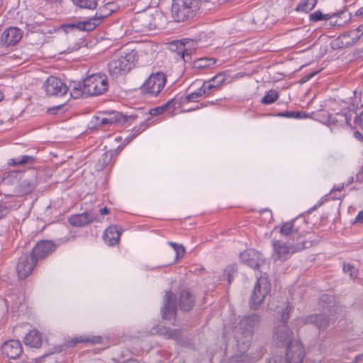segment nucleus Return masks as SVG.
Instances as JSON below:
<instances>
[{
    "instance_id": "nucleus-1",
    "label": "nucleus",
    "mask_w": 363,
    "mask_h": 363,
    "mask_svg": "<svg viewBox=\"0 0 363 363\" xmlns=\"http://www.w3.org/2000/svg\"><path fill=\"white\" fill-rule=\"evenodd\" d=\"M259 321V317L255 314L243 317L234 328L235 337L240 354L232 357L228 363H255L254 358L245 354L248 350L254 329Z\"/></svg>"
},
{
    "instance_id": "nucleus-2",
    "label": "nucleus",
    "mask_w": 363,
    "mask_h": 363,
    "mask_svg": "<svg viewBox=\"0 0 363 363\" xmlns=\"http://www.w3.org/2000/svg\"><path fill=\"white\" fill-rule=\"evenodd\" d=\"M35 186V178L28 177L22 172L9 171L0 177V194L7 197L29 194Z\"/></svg>"
},
{
    "instance_id": "nucleus-3",
    "label": "nucleus",
    "mask_w": 363,
    "mask_h": 363,
    "mask_svg": "<svg viewBox=\"0 0 363 363\" xmlns=\"http://www.w3.org/2000/svg\"><path fill=\"white\" fill-rule=\"evenodd\" d=\"M272 257L274 261L281 262L289 259L295 252L302 250L306 247L305 240L303 237L298 236L296 241L294 238L290 240H275L272 242Z\"/></svg>"
},
{
    "instance_id": "nucleus-4",
    "label": "nucleus",
    "mask_w": 363,
    "mask_h": 363,
    "mask_svg": "<svg viewBox=\"0 0 363 363\" xmlns=\"http://www.w3.org/2000/svg\"><path fill=\"white\" fill-rule=\"evenodd\" d=\"M136 52L134 50L121 52L108 64V72L113 77L128 72L135 65Z\"/></svg>"
},
{
    "instance_id": "nucleus-5",
    "label": "nucleus",
    "mask_w": 363,
    "mask_h": 363,
    "mask_svg": "<svg viewBox=\"0 0 363 363\" xmlns=\"http://www.w3.org/2000/svg\"><path fill=\"white\" fill-rule=\"evenodd\" d=\"M200 0H172V16L181 22L194 17L199 9Z\"/></svg>"
},
{
    "instance_id": "nucleus-6",
    "label": "nucleus",
    "mask_w": 363,
    "mask_h": 363,
    "mask_svg": "<svg viewBox=\"0 0 363 363\" xmlns=\"http://www.w3.org/2000/svg\"><path fill=\"white\" fill-rule=\"evenodd\" d=\"M108 82L106 75L94 74L86 77L84 81L85 94L94 96L104 94L108 89Z\"/></svg>"
},
{
    "instance_id": "nucleus-7",
    "label": "nucleus",
    "mask_w": 363,
    "mask_h": 363,
    "mask_svg": "<svg viewBox=\"0 0 363 363\" xmlns=\"http://www.w3.org/2000/svg\"><path fill=\"white\" fill-rule=\"evenodd\" d=\"M167 82L166 75L162 72L151 74L141 86L143 94L150 96H157L164 89Z\"/></svg>"
},
{
    "instance_id": "nucleus-8",
    "label": "nucleus",
    "mask_w": 363,
    "mask_h": 363,
    "mask_svg": "<svg viewBox=\"0 0 363 363\" xmlns=\"http://www.w3.org/2000/svg\"><path fill=\"white\" fill-rule=\"evenodd\" d=\"M271 285L268 278L265 276H261L257 278L252 294L250 305L252 308H257L264 301L265 297L270 291Z\"/></svg>"
},
{
    "instance_id": "nucleus-9",
    "label": "nucleus",
    "mask_w": 363,
    "mask_h": 363,
    "mask_svg": "<svg viewBox=\"0 0 363 363\" xmlns=\"http://www.w3.org/2000/svg\"><path fill=\"white\" fill-rule=\"evenodd\" d=\"M43 89L48 96L62 97L68 91L67 86L59 78L51 76L43 84Z\"/></svg>"
},
{
    "instance_id": "nucleus-10",
    "label": "nucleus",
    "mask_w": 363,
    "mask_h": 363,
    "mask_svg": "<svg viewBox=\"0 0 363 363\" xmlns=\"http://www.w3.org/2000/svg\"><path fill=\"white\" fill-rule=\"evenodd\" d=\"M157 17H160V14L156 13L155 16L142 14L133 21V27L140 33L153 30L157 27Z\"/></svg>"
},
{
    "instance_id": "nucleus-11",
    "label": "nucleus",
    "mask_w": 363,
    "mask_h": 363,
    "mask_svg": "<svg viewBox=\"0 0 363 363\" xmlns=\"http://www.w3.org/2000/svg\"><path fill=\"white\" fill-rule=\"evenodd\" d=\"M286 356L288 363H303L305 352L302 344L298 340L291 342L287 347Z\"/></svg>"
},
{
    "instance_id": "nucleus-12",
    "label": "nucleus",
    "mask_w": 363,
    "mask_h": 363,
    "mask_svg": "<svg viewBox=\"0 0 363 363\" xmlns=\"http://www.w3.org/2000/svg\"><path fill=\"white\" fill-rule=\"evenodd\" d=\"M36 262L33 256L28 254L23 255L17 264L16 270L19 278H26L33 270Z\"/></svg>"
},
{
    "instance_id": "nucleus-13",
    "label": "nucleus",
    "mask_w": 363,
    "mask_h": 363,
    "mask_svg": "<svg viewBox=\"0 0 363 363\" xmlns=\"http://www.w3.org/2000/svg\"><path fill=\"white\" fill-rule=\"evenodd\" d=\"M241 260L252 268L257 269L264 262L262 255L257 250L249 249L240 253Z\"/></svg>"
},
{
    "instance_id": "nucleus-14",
    "label": "nucleus",
    "mask_w": 363,
    "mask_h": 363,
    "mask_svg": "<svg viewBox=\"0 0 363 363\" xmlns=\"http://www.w3.org/2000/svg\"><path fill=\"white\" fill-rule=\"evenodd\" d=\"M195 42L190 39H184L183 40L177 41L172 44L175 46L179 55L182 56L185 62H189L191 60V54L194 52Z\"/></svg>"
},
{
    "instance_id": "nucleus-15",
    "label": "nucleus",
    "mask_w": 363,
    "mask_h": 363,
    "mask_svg": "<svg viewBox=\"0 0 363 363\" xmlns=\"http://www.w3.org/2000/svg\"><path fill=\"white\" fill-rule=\"evenodd\" d=\"M55 250V245L51 241L38 242L33 247L31 256L33 257L35 261L43 259L50 255Z\"/></svg>"
},
{
    "instance_id": "nucleus-16",
    "label": "nucleus",
    "mask_w": 363,
    "mask_h": 363,
    "mask_svg": "<svg viewBox=\"0 0 363 363\" xmlns=\"http://www.w3.org/2000/svg\"><path fill=\"white\" fill-rule=\"evenodd\" d=\"M22 38V33L18 28H9L5 30L0 38L1 45L9 46L15 45Z\"/></svg>"
},
{
    "instance_id": "nucleus-17",
    "label": "nucleus",
    "mask_w": 363,
    "mask_h": 363,
    "mask_svg": "<svg viewBox=\"0 0 363 363\" xmlns=\"http://www.w3.org/2000/svg\"><path fill=\"white\" fill-rule=\"evenodd\" d=\"M293 332L285 324L279 326L274 333V337L277 343L281 345H286L287 346L296 340L293 339Z\"/></svg>"
},
{
    "instance_id": "nucleus-18",
    "label": "nucleus",
    "mask_w": 363,
    "mask_h": 363,
    "mask_svg": "<svg viewBox=\"0 0 363 363\" xmlns=\"http://www.w3.org/2000/svg\"><path fill=\"white\" fill-rule=\"evenodd\" d=\"M22 352V345L18 340H11L2 346V353L11 359L18 357Z\"/></svg>"
},
{
    "instance_id": "nucleus-19",
    "label": "nucleus",
    "mask_w": 363,
    "mask_h": 363,
    "mask_svg": "<svg viewBox=\"0 0 363 363\" xmlns=\"http://www.w3.org/2000/svg\"><path fill=\"white\" fill-rule=\"evenodd\" d=\"M128 118L118 111L101 113V127L108 126L116 123L126 122Z\"/></svg>"
},
{
    "instance_id": "nucleus-20",
    "label": "nucleus",
    "mask_w": 363,
    "mask_h": 363,
    "mask_svg": "<svg viewBox=\"0 0 363 363\" xmlns=\"http://www.w3.org/2000/svg\"><path fill=\"white\" fill-rule=\"evenodd\" d=\"M321 306L323 311V314H319V330L327 328L331 320L329 316L333 315L337 310V307L334 304H331L330 301L328 304L325 306L323 304Z\"/></svg>"
},
{
    "instance_id": "nucleus-21",
    "label": "nucleus",
    "mask_w": 363,
    "mask_h": 363,
    "mask_svg": "<svg viewBox=\"0 0 363 363\" xmlns=\"http://www.w3.org/2000/svg\"><path fill=\"white\" fill-rule=\"evenodd\" d=\"M172 293L167 291L164 297V304L161 309L162 318L164 319H171L176 313V303L172 301Z\"/></svg>"
},
{
    "instance_id": "nucleus-22",
    "label": "nucleus",
    "mask_w": 363,
    "mask_h": 363,
    "mask_svg": "<svg viewBox=\"0 0 363 363\" xmlns=\"http://www.w3.org/2000/svg\"><path fill=\"white\" fill-rule=\"evenodd\" d=\"M295 221L296 219L289 222H286L284 223L280 228L281 235L286 236V240H290V241H292V239L294 238V242L296 241V239L298 236L302 237L301 233H298V229L294 226Z\"/></svg>"
},
{
    "instance_id": "nucleus-23",
    "label": "nucleus",
    "mask_w": 363,
    "mask_h": 363,
    "mask_svg": "<svg viewBox=\"0 0 363 363\" xmlns=\"http://www.w3.org/2000/svg\"><path fill=\"white\" fill-rule=\"evenodd\" d=\"M101 21L102 18L95 16L84 21L69 25V27L75 28L80 30L91 31L99 25Z\"/></svg>"
},
{
    "instance_id": "nucleus-24",
    "label": "nucleus",
    "mask_w": 363,
    "mask_h": 363,
    "mask_svg": "<svg viewBox=\"0 0 363 363\" xmlns=\"http://www.w3.org/2000/svg\"><path fill=\"white\" fill-rule=\"evenodd\" d=\"M121 236V232L115 225H111L106 228L104 233V240L109 246L118 243Z\"/></svg>"
},
{
    "instance_id": "nucleus-25",
    "label": "nucleus",
    "mask_w": 363,
    "mask_h": 363,
    "mask_svg": "<svg viewBox=\"0 0 363 363\" xmlns=\"http://www.w3.org/2000/svg\"><path fill=\"white\" fill-rule=\"evenodd\" d=\"M23 342L26 346L38 348L42 345V337L38 330H32L25 336Z\"/></svg>"
},
{
    "instance_id": "nucleus-26",
    "label": "nucleus",
    "mask_w": 363,
    "mask_h": 363,
    "mask_svg": "<svg viewBox=\"0 0 363 363\" xmlns=\"http://www.w3.org/2000/svg\"><path fill=\"white\" fill-rule=\"evenodd\" d=\"M94 218L87 213L76 214L69 218V223L74 226L80 227L92 222Z\"/></svg>"
},
{
    "instance_id": "nucleus-27",
    "label": "nucleus",
    "mask_w": 363,
    "mask_h": 363,
    "mask_svg": "<svg viewBox=\"0 0 363 363\" xmlns=\"http://www.w3.org/2000/svg\"><path fill=\"white\" fill-rule=\"evenodd\" d=\"M194 306V298L191 292L184 290L181 293L179 299V307L183 311H189Z\"/></svg>"
},
{
    "instance_id": "nucleus-28",
    "label": "nucleus",
    "mask_w": 363,
    "mask_h": 363,
    "mask_svg": "<svg viewBox=\"0 0 363 363\" xmlns=\"http://www.w3.org/2000/svg\"><path fill=\"white\" fill-rule=\"evenodd\" d=\"M342 116V114H334L332 113H330L324 110H320V113H319V122L324 125H330L331 124H335L338 121L337 117Z\"/></svg>"
},
{
    "instance_id": "nucleus-29",
    "label": "nucleus",
    "mask_w": 363,
    "mask_h": 363,
    "mask_svg": "<svg viewBox=\"0 0 363 363\" xmlns=\"http://www.w3.org/2000/svg\"><path fill=\"white\" fill-rule=\"evenodd\" d=\"M35 158L32 156L22 155L16 158H11L8 160V164L11 166L30 164L34 162Z\"/></svg>"
},
{
    "instance_id": "nucleus-30",
    "label": "nucleus",
    "mask_w": 363,
    "mask_h": 363,
    "mask_svg": "<svg viewBox=\"0 0 363 363\" xmlns=\"http://www.w3.org/2000/svg\"><path fill=\"white\" fill-rule=\"evenodd\" d=\"M216 60L214 58H200L194 62V67L196 69H205L213 67Z\"/></svg>"
},
{
    "instance_id": "nucleus-31",
    "label": "nucleus",
    "mask_w": 363,
    "mask_h": 363,
    "mask_svg": "<svg viewBox=\"0 0 363 363\" xmlns=\"http://www.w3.org/2000/svg\"><path fill=\"white\" fill-rule=\"evenodd\" d=\"M157 333L166 338H172L177 340L179 336V330L176 329H171L169 328L161 326L157 329Z\"/></svg>"
},
{
    "instance_id": "nucleus-32",
    "label": "nucleus",
    "mask_w": 363,
    "mask_h": 363,
    "mask_svg": "<svg viewBox=\"0 0 363 363\" xmlns=\"http://www.w3.org/2000/svg\"><path fill=\"white\" fill-rule=\"evenodd\" d=\"M101 340V338L99 336H92V337H79L74 338L72 341L68 343V346H74L77 343L80 342H91L92 344L99 343Z\"/></svg>"
},
{
    "instance_id": "nucleus-33",
    "label": "nucleus",
    "mask_w": 363,
    "mask_h": 363,
    "mask_svg": "<svg viewBox=\"0 0 363 363\" xmlns=\"http://www.w3.org/2000/svg\"><path fill=\"white\" fill-rule=\"evenodd\" d=\"M317 3V0H302L296 6V11L308 13L311 11Z\"/></svg>"
},
{
    "instance_id": "nucleus-34",
    "label": "nucleus",
    "mask_w": 363,
    "mask_h": 363,
    "mask_svg": "<svg viewBox=\"0 0 363 363\" xmlns=\"http://www.w3.org/2000/svg\"><path fill=\"white\" fill-rule=\"evenodd\" d=\"M72 1L81 9H94L97 6L96 0H72Z\"/></svg>"
},
{
    "instance_id": "nucleus-35",
    "label": "nucleus",
    "mask_w": 363,
    "mask_h": 363,
    "mask_svg": "<svg viewBox=\"0 0 363 363\" xmlns=\"http://www.w3.org/2000/svg\"><path fill=\"white\" fill-rule=\"evenodd\" d=\"M279 98V93L274 90H269L266 95L261 99V102L263 104H271L277 100Z\"/></svg>"
},
{
    "instance_id": "nucleus-36",
    "label": "nucleus",
    "mask_w": 363,
    "mask_h": 363,
    "mask_svg": "<svg viewBox=\"0 0 363 363\" xmlns=\"http://www.w3.org/2000/svg\"><path fill=\"white\" fill-rule=\"evenodd\" d=\"M176 102L174 100H171L169 102L166 103L163 106H158L155 108H152L150 111V114L151 116H157L162 114L165 110L170 108L171 107L175 105Z\"/></svg>"
},
{
    "instance_id": "nucleus-37",
    "label": "nucleus",
    "mask_w": 363,
    "mask_h": 363,
    "mask_svg": "<svg viewBox=\"0 0 363 363\" xmlns=\"http://www.w3.org/2000/svg\"><path fill=\"white\" fill-rule=\"evenodd\" d=\"M279 116L285 117V118H302L307 117L306 113L298 112V111H286L279 113L278 114Z\"/></svg>"
},
{
    "instance_id": "nucleus-38",
    "label": "nucleus",
    "mask_w": 363,
    "mask_h": 363,
    "mask_svg": "<svg viewBox=\"0 0 363 363\" xmlns=\"http://www.w3.org/2000/svg\"><path fill=\"white\" fill-rule=\"evenodd\" d=\"M343 272L345 274H349L351 279H355L358 276V270L350 264H345L343 266Z\"/></svg>"
},
{
    "instance_id": "nucleus-39",
    "label": "nucleus",
    "mask_w": 363,
    "mask_h": 363,
    "mask_svg": "<svg viewBox=\"0 0 363 363\" xmlns=\"http://www.w3.org/2000/svg\"><path fill=\"white\" fill-rule=\"evenodd\" d=\"M169 244L174 250L177 259L182 257L184 255L185 250L184 246L172 242H169Z\"/></svg>"
},
{
    "instance_id": "nucleus-40",
    "label": "nucleus",
    "mask_w": 363,
    "mask_h": 363,
    "mask_svg": "<svg viewBox=\"0 0 363 363\" xmlns=\"http://www.w3.org/2000/svg\"><path fill=\"white\" fill-rule=\"evenodd\" d=\"M236 272V269L235 266L230 265L226 267L225 269L223 277L228 279L229 284L231 283L233 279V275Z\"/></svg>"
},
{
    "instance_id": "nucleus-41",
    "label": "nucleus",
    "mask_w": 363,
    "mask_h": 363,
    "mask_svg": "<svg viewBox=\"0 0 363 363\" xmlns=\"http://www.w3.org/2000/svg\"><path fill=\"white\" fill-rule=\"evenodd\" d=\"M216 87H217V86L215 84L214 82H213L211 79L206 82H204L203 83V85L201 86L203 93H204L205 95L209 94L210 91Z\"/></svg>"
},
{
    "instance_id": "nucleus-42",
    "label": "nucleus",
    "mask_w": 363,
    "mask_h": 363,
    "mask_svg": "<svg viewBox=\"0 0 363 363\" xmlns=\"http://www.w3.org/2000/svg\"><path fill=\"white\" fill-rule=\"evenodd\" d=\"M84 94H85L84 91V86H82L80 84H78L77 86H74L70 91V96L74 99H78Z\"/></svg>"
},
{
    "instance_id": "nucleus-43",
    "label": "nucleus",
    "mask_w": 363,
    "mask_h": 363,
    "mask_svg": "<svg viewBox=\"0 0 363 363\" xmlns=\"http://www.w3.org/2000/svg\"><path fill=\"white\" fill-rule=\"evenodd\" d=\"M204 93L200 87L198 90L194 92L190 93L186 97L187 101H196L197 99L204 96Z\"/></svg>"
},
{
    "instance_id": "nucleus-44",
    "label": "nucleus",
    "mask_w": 363,
    "mask_h": 363,
    "mask_svg": "<svg viewBox=\"0 0 363 363\" xmlns=\"http://www.w3.org/2000/svg\"><path fill=\"white\" fill-rule=\"evenodd\" d=\"M225 74L223 72H220L214 77L211 78V80L215 83L217 87L221 85L225 81Z\"/></svg>"
},
{
    "instance_id": "nucleus-45",
    "label": "nucleus",
    "mask_w": 363,
    "mask_h": 363,
    "mask_svg": "<svg viewBox=\"0 0 363 363\" xmlns=\"http://www.w3.org/2000/svg\"><path fill=\"white\" fill-rule=\"evenodd\" d=\"M342 14H344L343 11L339 12V13H328V14L323 15V14H322L321 12L319 11L318 18H319V21H323V20H328V19L330 20L334 16H341Z\"/></svg>"
},
{
    "instance_id": "nucleus-46",
    "label": "nucleus",
    "mask_w": 363,
    "mask_h": 363,
    "mask_svg": "<svg viewBox=\"0 0 363 363\" xmlns=\"http://www.w3.org/2000/svg\"><path fill=\"white\" fill-rule=\"evenodd\" d=\"M91 128L101 127V113L94 116L90 121Z\"/></svg>"
},
{
    "instance_id": "nucleus-47",
    "label": "nucleus",
    "mask_w": 363,
    "mask_h": 363,
    "mask_svg": "<svg viewBox=\"0 0 363 363\" xmlns=\"http://www.w3.org/2000/svg\"><path fill=\"white\" fill-rule=\"evenodd\" d=\"M291 307L290 306L289 303H287L286 307L285 308L284 311L282 312L281 316V320L284 323L287 321L289 318V314L291 311Z\"/></svg>"
},
{
    "instance_id": "nucleus-48",
    "label": "nucleus",
    "mask_w": 363,
    "mask_h": 363,
    "mask_svg": "<svg viewBox=\"0 0 363 363\" xmlns=\"http://www.w3.org/2000/svg\"><path fill=\"white\" fill-rule=\"evenodd\" d=\"M111 155H112V153H111V152H106L102 155L101 158L100 159V160H103V163L101 164L102 168H104L108 164V162H109V160L111 158Z\"/></svg>"
},
{
    "instance_id": "nucleus-49",
    "label": "nucleus",
    "mask_w": 363,
    "mask_h": 363,
    "mask_svg": "<svg viewBox=\"0 0 363 363\" xmlns=\"http://www.w3.org/2000/svg\"><path fill=\"white\" fill-rule=\"evenodd\" d=\"M9 212V208L6 205L0 203V219L5 217Z\"/></svg>"
},
{
    "instance_id": "nucleus-50",
    "label": "nucleus",
    "mask_w": 363,
    "mask_h": 363,
    "mask_svg": "<svg viewBox=\"0 0 363 363\" xmlns=\"http://www.w3.org/2000/svg\"><path fill=\"white\" fill-rule=\"evenodd\" d=\"M354 123L357 124L363 130V111L356 116Z\"/></svg>"
},
{
    "instance_id": "nucleus-51",
    "label": "nucleus",
    "mask_w": 363,
    "mask_h": 363,
    "mask_svg": "<svg viewBox=\"0 0 363 363\" xmlns=\"http://www.w3.org/2000/svg\"><path fill=\"white\" fill-rule=\"evenodd\" d=\"M354 223H363V211H361L358 213L357 216L355 218Z\"/></svg>"
},
{
    "instance_id": "nucleus-52",
    "label": "nucleus",
    "mask_w": 363,
    "mask_h": 363,
    "mask_svg": "<svg viewBox=\"0 0 363 363\" xmlns=\"http://www.w3.org/2000/svg\"><path fill=\"white\" fill-rule=\"evenodd\" d=\"M354 136L357 140H358L359 141L363 140V135L359 131H355L354 133Z\"/></svg>"
},
{
    "instance_id": "nucleus-53",
    "label": "nucleus",
    "mask_w": 363,
    "mask_h": 363,
    "mask_svg": "<svg viewBox=\"0 0 363 363\" xmlns=\"http://www.w3.org/2000/svg\"><path fill=\"white\" fill-rule=\"evenodd\" d=\"M310 18L313 21H318V11L311 13Z\"/></svg>"
},
{
    "instance_id": "nucleus-54",
    "label": "nucleus",
    "mask_w": 363,
    "mask_h": 363,
    "mask_svg": "<svg viewBox=\"0 0 363 363\" xmlns=\"http://www.w3.org/2000/svg\"><path fill=\"white\" fill-rule=\"evenodd\" d=\"M342 24V22L338 23L337 21H333L332 20L330 21L329 26H340Z\"/></svg>"
},
{
    "instance_id": "nucleus-55",
    "label": "nucleus",
    "mask_w": 363,
    "mask_h": 363,
    "mask_svg": "<svg viewBox=\"0 0 363 363\" xmlns=\"http://www.w3.org/2000/svg\"><path fill=\"white\" fill-rule=\"evenodd\" d=\"M362 360H363V354H360L356 356L353 362L357 363L358 362H360Z\"/></svg>"
},
{
    "instance_id": "nucleus-56",
    "label": "nucleus",
    "mask_w": 363,
    "mask_h": 363,
    "mask_svg": "<svg viewBox=\"0 0 363 363\" xmlns=\"http://www.w3.org/2000/svg\"><path fill=\"white\" fill-rule=\"evenodd\" d=\"M354 32L361 33L362 34L363 33V25H360L357 29L352 31V33H354Z\"/></svg>"
},
{
    "instance_id": "nucleus-57",
    "label": "nucleus",
    "mask_w": 363,
    "mask_h": 363,
    "mask_svg": "<svg viewBox=\"0 0 363 363\" xmlns=\"http://www.w3.org/2000/svg\"><path fill=\"white\" fill-rule=\"evenodd\" d=\"M356 15L363 16V7L360 8L356 11Z\"/></svg>"
},
{
    "instance_id": "nucleus-58",
    "label": "nucleus",
    "mask_w": 363,
    "mask_h": 363,
    "mask_svg": "<svg viewBox=\"0 0 363 363\" xmlns=\"http://www.w3.org/2000/svg\"><path fill=\"white\" fill-rule=\"evenodd\" d=\"M100 213L101 215H106L108 213V208H103L100 210Z\"/></svg>"
},
{
    "instance_id": "nucleus-59",
    "label": "nucleus",
    "mask_w": 363,
    "mask_h": 363,
    "mask_svg": "<svg viewBox=\"0 0 363 363\" xmlns=\"http://www.w3.org/2000/svg\"><path fill=\"white\" fill-rule=\"evenodd\" d=\"M328 299H330V298L328 296V295L323 294L321 296V300L323 302H325V301H328Z\"/></svg>"
},
{
    "instance_id": "nucleus-60",
    "label": "nucleus",
    "mask_w": 363,
    "mask_h": 363,
    "mask_svg": "<svg viewBox=\"0 0 363 363\" xmlns=\"http://www.w3.org/2000/svg\"><path fill=\"white\" fill-rule=\"evenodd\" d=\"M342 189H343V186H339V187H337V188H336V189H333V191H334V190H336V191H342Z\"/></svg>"
},
{
    "instance_id": "nucleus-61",
    "label": "nucleus",
    "mask_w": 363,
    "mask_h": 363,
    "mask_svg": "<svg viewBox=\"0 0 363 363\" xmlns=\"http://www.w3.org/2000/svg\"><path fill=\"white\" fill-rule=\"evenodd\" d=\"M129 118L135 119V117L134 116H129Z\"/></svg>"
},
{
    "instance_id": "nucleus-62",
    "label": "nucleus",
    "mask_w": 363,
    "mask_h": 363,
    "mask_svg": "<svg viewBox=\"0 0 363 363\" xmlns=\"http://www.w3.org/2000/svg\"><path fill=\"white\" fill-rule=\"evenodd\" d=\"M2 99V94L0 92V101Z\"/></svg>"
},
{
    "instance_id": "nucleus-63",
    "label": "nucleus",
    "mask_w": 363,
    "mask_h": 363,
    "mask_svg": "<svg viewBox=\"0 0 363 363\" xmlns=\"http://www.w3.org/2000/svg\"><path fill=\"white\" fill-rule=\"evenodd\" d=\"M315 206H313V208H311L309 211H313V209H315Z\"/></svg>"
}]
</instances>
